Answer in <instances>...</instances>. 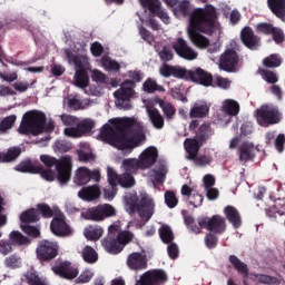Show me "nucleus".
Instances as JSON below:
<instances>
[{"mask_svg":"<svg viewBox=\"0 0 285 285\" xmlns=\"http://www.w3.org/2000/svg\"><path fill=\"white\" fill-rule=\"evenodd\" d=\"M135 126H137L135 118H114L101 127L99 137L101 141L118 148V150H131L146 140V134L141 126H138V131L132 136Z\"/></svg>","mask_w":285,"mask_h":285,"instance_id":"f257e3e1","label":"nucleus"},{"mask_svg":"<svg viewBox=\"0 0 285 285\" xmlns=\"http://www.w3.org/2000/svg\"><path fill=\"white\" fill-rule=\"evenodd\" d=\"M217 19H219V16L213 4H206L205 8H196L191 11L188 35L196 48L204 50L210 46V40L204 35H213L215 32Z\"/></svg>","mask_w":285,"mask_h":285,"instance_id":"f03ea898","label":"nucleus"},{"mask_svg":"<svg viewBox=\"0 0 285 285\" xmlns=\"http://www.w3.org/2000/svg\"><path fill=\"white\" fill-rule=\"evenodd\" d=\"M159 73L166 79L174 77L175 79H183V81L198 83V86H204L205 88H210V86H213V73L202 69L200 67L186 69L181 66H171L165 62L159 68Z\"/></svg>","mask_w":285,"mask_h":285,"instance_id":"7ed1b4c3","label":"nucleus"},{"mask_svg":"<svg viewBox=\"0 0 285 285\" xmlns=\"http://www.w3.org/2000/svg\"><path fill=\"white\" fill-rule=\"evenodd\" d=\"M184 222L188 230L194 233V235H199L202 228H206L215 235H224L226 233V218L220 215H214L210 218L198 217L197 223L195 222V217L187 215L184 216Z\"/></svg>","mask_w":285,"mask_h":285,"instance_id":"20e7f679","label":"nucleus"},{"mask_svg":"<svg viewBox=\"0 0 285 285\" xmlns=\"http://www.w3.org/2000/svg\"><path fill=\"white\" fill-rule=\"evenodd\" d=\"M40 161L46 166L47 169L56 168V179L60 186H66L72 177V158L65 156L61 159H57L50 155H41Z\"/></svg>","mask_w":285,"mask_h":285,"instance_id":"39448f33","label":"nucleus"},{"mask_svg":"<svg viewBox=\"0 0 285 285\" xmlns=\"http://www.w3.org/2000/svg\"><path fill=\"white\" fill-rule=\"evenodd\" d=\"M46 126V114L41 111H28L23 115L19 126L20 135H41Z\"/></svg>","mask_w":285,"mask_h":285,"instance_id":"423d86ee","label":"nucleus"},{"mask_svg":"<svg viewBox=\"0 0 285 285\" xmlns=\"http://www.w3.org/2000/svg\"><path fill=\"white\" fill-rule=\"evenodd\" d=\"M135 235L131 232H120L117 236H107L101 240L102 247L110 255H119L126 245L132 242Z\"/></svg>","mask_w":285,"mask_h":285,"instance_id":"0eeeda50","label":"nucleus"},{"mask_svg":"<svg viewBox=\"0 0 285 285\" xmlns=\"http://www.w3.org/2000/svg\"><path fill=\"white\" fill-rule=\"evenodd\" d=\"M256 119L258 125L263 126L264 128L279 124L282 119L279 107L273 105H263L259 109H256Z\"/></svg>","mask_w":285,"mask_h":285,"instance_id":"6e6552de","label":"nucleus"},{"mask_svg":"<svg viewBox=\"0 0 285 285\" xmlns=\"http://www.w3.org/2000/svg\"><path fill=\"white\" fill-rule=\"evenodd\" d=\"M115 99H117L116 106L122 108L124 110H130L132 105H130V99L135 97V81L125 80L118 90L114 92Z\"/></svg>","mask_w":285,"mask_h":285,"instance_id":"1a4fd4ad","label":"nucleus"},{"mask_svg":"<svg viewBox=\"0 0 285 285\" xmlns=\"http://www.w3.org/2000/svg\"><path fill=\"white\" fill-rule=\"evenodd\" d=\"M39 262H52L59 255V243L56 240L42 239L36 248Z\"/></svg>","mask_w":285,"mask_h":285,"instance_id":"9d476101","label":"nucleus"},{"mask_svg":"<svg viewBox=\"0 0 285 285\" xmlns=\"http://www.w3.org/2000/svg\"><path fill=\"white\" fill-rule=\"evenodd\" d=\"M168 274L164 269H149L140 275L135 285H166Z\"/></svg>","mask_w":285,"mask_h":285,"instance_id":"9b49d317","label":"nucleus"},{"mask_svg":"<svg viewBox=\"0 0 285 285\" xmlns=\"http://www.w3.org/2000/svg\"><path fill=\"white\" fill-rule=\"evenodd\" d=\"M115 215H117L115 207L106 204L87 209L85 219H89L90 222H104L105 217H115Z\"/></svg>","mask_w":285,"mask_h":285,"instance_id":"f8f14e48","label":"nucleus"},{"mask_svg":"<svg viewBox=\"0 0 285 285\" xmlns=\"http://www.w3.org/2000/svg\"><path fill=\"white\" fill-rule=\"evenodd\" d=\"M50 230L56 237H72L73 230L68 223H66V215L59 214L53 217L50 223Z\"/></svg>","mask_w":285,"mask_h":285,"instance_id":"ddd939ff","label":"nucleus"},{"mask_svg":"<svg viewBox=\"0 0 285 285\" xmlns=\"http://www.w3.org/2000/svg\"><path fill=\"white\" fill-rule=\"evenodd\" d=\"M219 69L225 72H235L239 66V53L235 49H226L219 58Z\"/></svg>","mask_w":285,"mask_h":285,"instance_id":"4468645a","label":"nucleus"},{"mask_svg":"<svg viewBox=\"0 0 285 285\" xmlns=\"http://www.w3.org/2000/svg\"><path fill=\"white\" fill-rule=\"evenodd\" d=\"M100 180L101 173L99 169L90 170L86 167H79L73 177V184H76V186H86L89 181L99 183Z\"/></svg>","mask_w":285,"mask_h":285,"instance_id":"2eb2a0df","label":"nucleus"},{"mask_svg":"<svg viewBox=\"0 0 285 285\" xmlns=\"http://www.w3.org/2000/svg\"><path fill=\"white\" fill-rule=\"evenodd\" d=\"M141 222L148 223L155 215V200L148 196H141L136 208Z\"/></svg>","mask_w":285,"mask_h":285,"instance_id":"dca6fc26","label":"nucleus"},{"mask_svg":"<svg viewBox=\"0 0 285 285\" xmlns=\"http://www.w3.org/2000/svg\"><path fill=\"white\" fill-rule=\"evenodd\" d=\"M171 48L181 59H186L187 61L197 59V52L188 46V42H186L184 38H177V40L171 43Z\"/></svg>","mask_w":285,"mask_h":285,"instance_id":"f3484780","label":"nucleus"},{"mask_svg":"<svg viewBox=\"0 0 285 285\" xmlns=\"http://www.w3.org/2000/svg\"><path fill=\"white\" fill-rule=\"evenodd\" d=\"M240 41L249 50H257V48L262 46V38H259V36H256L255 31H253V28L250 27H245L242 29Z\"/></svg>","mask_w":285,"mask_h":285,"instance_id":"a211bd4d","label":"nucleus"},{"mask_svg":"<svg viewBox=\"0 0 285 285\" xmlns=\"http://www.w3.org/2000/svg\"><path fill=\"white\" fill-rule=\"evenodd\" d=\"M127 266L129 271H146L148 268V258L139 252H134L127 257Z\"/></svg>","mask_w":285,"mask_h":285,"instance_id":"6ab92c4d","label":"nucleus"},{"mask_svg":"<svg viewBox=\"0 0 285 285\" xmlns=\"http://www.w3.org/2000/svg\"><path fill=\"white\" fill-rule=\"evenodd\" d=\"M159 157V151L155 147H149L140 155V166L141 170H146V168H150L157 164V158Z\"/></svg>","mask_w":285,"mask_h":285,"instance_id":"aec40b11","label":"nucleus"},{"mask_svg":"<svg viewBox=\"0 0 285 285\" xmlns=\"http://www.w3.org/2000/svg\"><path fill=\"white\" fill-rule=\"evenodd\" d=\"M56 275H60L63 279H75L79 275V269L72 267L70 262L60 263L53 268Z\"/></svg>","mask_w":285,"mask_h":285,"instance_id":"412c9836","label":"nucleus"},{"mask_svg":"<svg viewBox=\"0 0 285 285\" xmlns=\"http://www.w3.org/2000/svg\"><path fill=\"white\" fill-rule=\"evenodd\" d=\"M78 197L83 202H95V199H99V197H101V189L97 185L82 187L78 191Z\"/></svg>","mask_w":285,"mask_h":285,"instance_id":"4be33fe9","label":"nucleus"},{"mask_svg":"<svg viewBox=\"0 0 285 285\" xmlns=\"http://www.w3.org/2000/svg\"><path fill=\"white\" fill-rule=\"evenodd\" d=\"M204 146V142L202 140H198V138H187L184 141V147L186 153L188 154L187 159H195L197 155H199V149Z\"/></svg>","mask_w":285,"mask_h":285,"instance_id":"5701e85b","label":"nucleus"},{"mask_svg":"<svg viewBox=\"0 0 285 285\" xmlns=\"http://www.w3.org/2000/svg\"><path fill=\"white\" fill-rule=\"evenodd\" d=\"M224 215L234 228H242V214L237 208L228 205L224 208Z\"/></svg>","mask_w":285,"mask_h":285,"instance_id":"b1692460","label":"nucleus"},{"mask_svg":"<svg viewBox=\"0 0 285 285\" xmlns=\"http://www.w3.org/2000/svg\"><path fill=\"white\" fill-rule=\"evenodd\" d=\"M73 83L75 86H77V88L82 89L90 86V78L88 77V71L86 70V67H83V65L80 67H76Z\"/></svg>","mask_w":285,"mask_h":285,"instance_id":"393cba45","label":"nucleus"},{"mask_svg":"<svg viewBox=\"0 0 285 285\" xmlns=\"http://www.w3.org/2000/svg\"><path fill=\"white\" fill-rule=\"evenodd\" d=\"M238 155L239 161H244V164L253 161L255 159V147L250 142H243L238 148Z\"/></svg>","mask_w":285,"mask_h":285,"instance_id":"a878e982","label":"nucleus"},{"mask_svg":"<svg viewBox=\"0 0 285 285\" xmlns=\"http://www.w3.org/2000/svg\"><path fill=\"white\" fill-rule=\"evenodd\" d=\"M271 12L285 23V0H267Z\"/></svg>","mask_w":285,"mask_h":285,"instance_id":"bb28decb","label":"nucleus"},{"mask_svg":"<svg viewBox=\"0 0 285 285\" xmlns=\"http://www.w3.org/2000/svg\"><path fill=\"white\" fill-rule=\"evenodd\" d=\"M215 135V130L210 126V122H204L198 127L196 130V136L195 138L200 141V144H205L210 137Z\"/></svg>","mask_w":285,"mask_h":285,"instance_id":"cd10ccee","label":"nucleus"},{"mask_svg":"<svg viewBox=\"0 0 285 285\" xmlns=\"http://www.w3.org/2000/svg\"><path fill=\"white\" fill-rule=\"evenodd\" d=\"M229 264L237 271L239 275H243L244 279H248L249 269L246 263L242 262L236 255H229Z\"/></svg>","mask_w":285,"mask_h":285,"instance_id":"c85d7f7f","label":"nucleus"},{"mask_svg":"<svg viewBox=\"0 0 285 285\" xmlns=\"http://www.w3.org/2000/svg\"><path fill=\"white\" fill-rule=\"evenodd\" d=\"M208 112H210L208 105L196 102L189 111V117L190 119H204V117H208Z\"/></svg>","mask_w":285,"mask_h":285,"instance_id":"c756f323","label":"nucleus"},{"mask_svg":"<svg viewBox=\"0 0 285 285\" xmlns=\"http://www.w3.org/2000/svg\"><path fill=\"white\" fill-rule=\"evenodd\" d=\"M166 175H168V168L165 165H160L158 169H153L150 179L154 186H163L164 181H166Z\"/></svg>","mask_w":285,"mask_h":285,"instance_id":"7c9ffc66","label":"nucleus"},{"mask_svg":"<svg viewBox=\"0 0 285 285\" xmlns=\"http://www.w3.org/2000/svg\"><path fill=\"white\" fill-rule=\"evenodd\" d=\"M16 170L18 173H29L30 175H37L39 173V161L23 160L17 165Z\"/></svg>","mask_w":285,"mask_h":285,"instance_id":"2f4dec72","label":"nucleus"},{"mask_svg":"<svg viewBox=\"0 0 285 285\" xmlns=\"http://www.w3.org/2000/svg\"><path fill=\"white\" fill-rule=\"evenodd\" d=\"M222 112L228 117H237L239 115V102L227 99L223 102Z\"/></svg>","mask_w":285,"mask_h":285,"instance_id":"473e14b6","label":"nucleus"},{"mask_svg":"<svg viewBox=\"0 0 285 285\" xmlns=\"http://www.w3.org/2000/svg\"><path fill=\"white\" fill-rule=\"evenodd\" d=\"M139 196L137 193H129L125 196L126 209L129 215L137 213V206H139Z\"/></svg>","mask_w":285,"mask_h":285,"instance_id":"72a5a7b5","label":"nucleus"},{"mask_svg":"<svg viewBox=\"0 0 285 285\" xmlns=\"http://www.w3.org/2000/svg\"><path fill=\"white\" fill-rule=\"evenodd\" d=\"M21 156V149L19 147H11L7 153H0V164H10Z\"/></svg>","mask_w":285,"mask_h":285,"instance_id":"f704fd0d","label":"nucleus"},{"mask_svg":"<svg viewBox=\"0 0 285 285\" xmlns=\"http://www.w3.org/2000/svg\"><path fill=\"white\" fill-rule=\"evenodd\" d=\"M39 219H41L39 216V210L35 208L27 209L20 215L21 223L27 225L37 224Z\"/></svg>","mask_w":285,"mask_h":285,"instance_id":"c9c22d12","label":"nucleus"},{"mask_svg":"<svg viewBox=\"0 0 285 285\" xmlns=\"http://www.w3.org/2000/svg\"><path fill=\"white\" fill-rule=\"evenodd\" d=\"M147 112L154 128H157V130H161V128H164V116H161L159 109H147Z\"/></svg>","mask_w":285,"mask_h":285,"instance_id":"e433bc0d","label":"nucleus"},{"mask_svg":"<svg viewBox=\"0 0 285 285\" xmlns=\"http://www.w3.org/2000/svg\"><path fill=\"white\" fill-rule=\"evenodd\" d=\"M158 233L163 244H173V242H175V234L173 233L170 226L163 225L158 229Z\"/></svg>","mask_w":285,"mask_h":285,"instance_id":"4c0bfd02","label":"nucleus"},{"mask_svg":"<svg viewBox=\"0 0 285 285\" xmlns=\"http://www.w3.org/2000/svg\"><path fill=\"white\" fill-rule=\"evenodd\" d=\"M142 89L145 90V92H148L149 95H153V92H165L166 91L164 86L158 85L157 81L153 80V78H148L144 82Z\"/></svg>","mask_w":285,"mask_h":285,"instance_id":"58836bf2","label":"nucleus"},{"mask_svg":"<svg viewBox=\"0 0 285 285\" xmlns=\"http://www.w3.org/2000/svg\"><path fill=\"white\" fill-rule=\"evenodd\" d=\"M81 255H82L83 262H86L87 264H96V262H98L99 259V255L97 254V250H95V248L88 245L85 246Z\"/></svg>","mask_w":285,"mask_h":285,"instance_id":"ea45409f","label":"nucleus"},{"mask_svg":"<svg viewBox=\"0 0 285 285\" xmlns=\"http://www.w3.org/2000/svg\"><path fill=\"white\" fill-rule=\"evenodd\" d=\"M122 167L125 173L132 175V173H137L139 168L141 169V163L135 158H128L122 160Z\"/></svg>","mask_w":285,"mask_h":285,"instance_id":"a19ab883","label":"nucleus"},{"mask_svg":"<svg viewBox=\"0 0 285 285\" xmlns=\"http://www.w3.org/2000/svg\"><path fill=\"white\" fill-rule=\"evenodd\" d=\"M102 236H104V228L99 226L90 227L85 233V237L87 239H90V242H98V239H101Z\"/></svg>","mask_w":285,"mask_h":285,"instance_id":"79ce46f5","label":"nucleus"},{"mask_svg":"<svg viewBox=\"0 0 285 285\" xmlns=\"http://www.w3.org/2000/svg\"><path fill=\"white\" fill-rule=\"evenodd\" d=\"M258 75H261L262 79L266 81L267 83H277L279 81V78L277 77V73L274 71H271L268 69H258Z\"/></svg>","mask_w":285,"mask_h":285,"instance_id":"37998d69","label":"nucleus"},{"mask_svg":"<svg viewBox=\"0 0 285 285\" xmlns=\"http://www.w3.org/2000/svg\"><path fill=\"white\" fill-rule=\"evenodd\" d=\"M10 242L12 244H17L18 246H24L26 244H30V240L28 237L23 236L21 232L13 230L9 235Z\"/></svg>","mask_w":285,"mask_h":285,"instance_id":"c03bdc74","label":"nucleus"},{"mask_svg":"<svg viewBox=\"0 0 285 285\" xmlns=\"http://www.w3.org/2000/svg\"><path fill=\"white\" fill-rule=\"evenodd\" d=\"M158 104H159V107L161 108L166 119H173V117H175V114L177 111L175 109V106H173V104L166 102L161 99L158 101Z\"/></svg>","mask_w":285,"mask_h":285,"instance_id":"a18cd8bd","label":"nucleus"},{"mask_svg":"<svg viewBox=\"0 0 285 285\" xmlns=\"http://www.w3.org/2000/svg\"><path fill=\"white\" fill-rule=\"evenodd\" d=\"M36 175H40L45 181H55L56 179L55 171L52 169H46L41 163L38 165V171H36Z\"/></svg>","mask_w":285,"mask_h":285,"instance_id":"49530a36","label":"nucleus"},{"mask_svg":"<svg viewBox=\"0 0 285 285\" xmlns=\"http://www.w3.org/2000/svg\"><path fill=\"white\" fill-rule=\"evenodd\" d=\"M263 66H265V68H279V66H282V58H279L278 55L273 53L263 60Z\"/></svg>","mask_w":285,"mask_h":285,"instance_id":"de8ad7c7","label":"nucleus"},{"mask_svg":"<svg viewBox=\"0 0 285 285\" xmlns=\"http://www.w3.org/2000/svg\"><path fill=\"white\" fill-rule=\"evenodd\" d=\"M21 230L29 237H33V239H37L38 237H41V229L37 226L28 225V224H22L21 225Z\"/></svg>","mask_w":285,"mask_h":285,"instance_id":"09e8293b","label":"nucleus"},{"mask_svg":"<svg viewBox=\"0 0 285 285\" xmlns=\"http://www.w3.org/2000/svg\"><path fill=\"white\" fill-rule=\"evenodd\" d=\"M193 9V6L190 4V1L183 0L178 3L176 7V12H179L183 17H189L193 14L190 10Z\"/></svg>","mask_w":285,"mask_h":285,"instance_id":"8fccbe9b","label":"nucleus"},{"mask_svg":"<svg viewBox=\"0 0 285 285\" xmlns=\"http://www.w3.org/2000/svg\"><path fill=\"white\" fill-rule=\"evenodd\" d=\"M139 3L142 8H146L154 14V12H157L159 10V7H161V1L159 0H139Z\"/></svg>","mask_w":285,"mask_h":285,"instance_id":"3c124183","label":"nucleus"},{"mask_svg":"<svg viewBox=\"0 0 285 285\" xmlns=\"http://www.w3.org/2000/svg\"><path fill=\"white\" fill-rule=\"evenodd\" d=\"M17 122V116L10 115L4 117L0 122V132H6L7 130H10Z\"/></svg>","mask_w":285,"mask_h":285,"instance_id":"603ef678","label":"nucleus"},{"mask_svg":"<svg viewBox=\"0 0 285 285\" xmlns=\"http://www.w3.org/2000/svg\"><path fill=\"white\" fill-rule=\"evenodd\" d=\"M118 184L121 188H132L135 186V177H132V174L125 173L120 175Z\"/></svg>","mask_w":285,"mask_h":285,"instance_id":"864d4df0","label":"nucleus"},{"mask_svg":"<svg viewBox=\"0 0 285 285\" xmlns=\"http://www.w3.org/2000/svg\"><path fill=\"white\" fill-rule=\"evenodd\" d=\"M39 213V217H43L45 219H50V217H53L55 212L48 204L41 203L37 205V209Z\"/></svg>","mask_w":285,"mask_h":285,"instance_id":"5fc2aeb1","label":"nucleus"},{"mask_svg":"<svg viewBox=\"0 0 285 285\" xmlns=\"http://www.w3.org/2000/svg\"><path fill=\"white\" fill-rule=\"evenodd\" d=\"M217 244H219V237H217V234L209 232L205 235V246L213 250V248H217Z\"/></svg>","mask_w":285,"mask_h":285,"instance_id":"6e6d98bb","label":"nucleus"},{"mask_svg":"<svg viewBox=\"0 0 285 285\" xmlns=\"http://www.w3.org/2000/svg\"><path fill=\"white\" fill-rule=\"evenodd\" d=\"M102 66L109 72H119V70H121V65H119L117 60H112L109 58L102 59Z\"/></svg>","mask_w":285,"mask_h":285,"instance_id":"4d7b16f0","label":"nucleus"},{"mask_svg":"<svg viewBox=\"0 0 285 285\" xmlns=\"http://www.w3.org/2000/svg\"><path fill=\"white\" fill-rule=\"evenodd\" d=\"M165 204L168 208H175L177 204H179V199H177V195L173 190H167L165 193Z\"/></svg>","mask_w":285,"mask_h":285,"instance_id":"13d9d810","label":"nucleus"},{"mask_svg":"<svg viewBox=\"0 0 285 285\" xmlns=\"http://www.w3.org/2000/svg\"><path fill=\"white\" fill-rule=\"evenodd\" d=\"M65 55L69 63H73L75 68H81V66H83V62L81 61V57L72 53L70 49H66Z\"/></svg>","mask_w":285,"mask_h":285,"instance_id":"bf43d9fd","label":"nucleus"},{"mask_svg":"<svg viewBox=\"0 0 285 285\" xmlns=\"http://www.w3.org/2000/svg\"><path fill=\"white\" fill-rule=\"evenodd\" d=\"M78 128L80 130V135H86V132H90L92 128H95V121L91 119H85L78 124Z\"/></svg>","mask_w":285,"mask_h":285,"instance_id":"052dcab7","label":"nucleus"},{"mask_svg":"<svg viewBox=\"0 0 285 285\" xmlns=\"http://www.w3.org/2000/svg\"><path fill=\"white\" fill-rule=\"evenodd\" d=\"M107 177L109 186H117V184H119V177L121 176H119L112 167H108Z\"/></svg>","mask_w":285,"mask_h":285,"instance_id":"680f3d73","label":"nucleus"},{"mask_svg":"<svg viewBox=\"0 0 285 285\" xmlns=\"http://www.w3.org/2000/svg\"><path fill=\"white\" fill-rule=\"evenodd\" d=\"M274 28L275 27L268 22H259L256 26V32H259L261 35H272Z\"/></svg>","mask_w":285,"mask_h":285,"instance_id":"e2e57ef3","label":"nucleus"},{"mask_svg":"<svg viewBox=\"0 0 285 285\" xmlns=\"http://www.w3.org/2000/svg\"><path fill=\"white\" fill-rule=\"evenodd\" d=\"M158 57L166 63L168 61H173L175 53L168 47H164L161 51L158 52Z\"/></svg>","mask_w":285,"mask_h":285,"instance_id":"0e129e2a","label":"nucleus"},{"mask_svg":"<svg viewBox=\"0 0 285 285\" xmlns=\"http://www.w3.org/2000/svg\"><path fill=\"white\" fill-rule=\"evenodd\" d=\"M261 284H269V285H281L282 279L275 277V276H268V275H261L259 277Z\"/></svg>","mask_w":285,"mask_h":285,"instance_id":"69168bd1","label":"nucleus"},{"mask_svg":"<svg viewBox=\"0 0 285 285\" xmlns=\"http://www.w3.org/2000/svg\"><path fill=\"white\" fill-rule=\"evenodd\" d=\"M78 159L79 161H83L85 164H88V161H95L97 157L92 153H86L83 150L78 151Z\"/></svg>","mask_w":285,"mask_h":285,"instance_id":"338daca9","label":"nucleus"},{"mask_svg":"<svg viewBox=\"0 0 285 285\" xmlns=\"http://www.w3.org/2000/svg\"><path fill=\"white\" fill-rule=\"evenodd\" d=\"M271 35L275 43H284V31L282 29L274 27Z\"/></svg>","mask_w":285,"mask_h":285,"instance_id":"774afa93","label":"nucleus"}]
</instances>
